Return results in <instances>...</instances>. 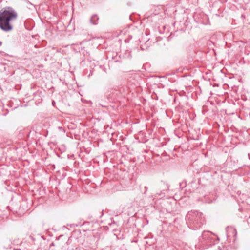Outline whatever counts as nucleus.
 I'll return each instance as SVG.
<instances>
[{
	"mask_svg": "<svg viewBox=\"0 0 250 250\" xmlns=\"http://www.w3.org/2000/svg\"><path fill=\"white\" fill-rule=\"evenodd\" d=\"M18 18V13L11 7H5L0 10V28L5 32L11 31L13 26L12 21Z\"/></svg>",
	"mask_w": 250,
	"mask_h": 250,
	"instance_id": "obj_1",
	"label": "nucleus"
},
{
	"mask_svg": "<svg viewBox=\"0 0 250 250\" xmlns=\"http://www.w3.org/2000/svg\"><path fill=\"white\" fill-rule=\"evenodd\" d=\"M203 214L197 211L188 212L186 216V224L190 229L197 230L199 229L205 222Z\"/></svg>",
	"mask_w": 250,
	"mask_h": 250,
	"instance_id": "obj_2",
	"label": "nucleus"
},
{
	"mask_svg": "<svg viewBox=\"0 0 250 250\" xmlns=\"http://www.w3.org/2000/svg\"><path fill=\"white\" fill-rule=\"evenodd\" d=\"M99 18L97 15H93L90 19V23L93 25H96L98 23Z\"/></svg>",
	"mask_w": 250,
	"mask_h": 250,
	"instance_id": "obj_3",
	"label": "nucleus"
},
{
	"mask_svg": "<svg viewBox=\"0 0 250 250\" xmlns=\"http://www.w3.org/2000/svg\"><path fill=\"white\" fill-rule=\"evenodd\" d=\"M209 231H204L202 234V237L203 239H205L206 236H207V235L209 234Z\"/></svg>",
	"mask_w": 250,
	"mask_h": 250,
	"instance_id": "obj_4",
	"label": "nucleus"
},
{
	"mask_svg": "<svg viewBox=\"0 0 250 250\" xmlns=\"http://www.w3.org/2000/svg\"><path fill=\"white\" fill-rule=\"evenodd\" d=\"M54 103H55V102H54V101H53V102H52V104H54Z\"/></svg>",
	"mask_w": 250,
	"mask_h": 250,
	"instance_id": "obj_5",
	"label": "nucleus"
}]
</instances>
